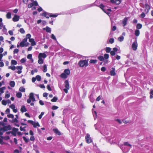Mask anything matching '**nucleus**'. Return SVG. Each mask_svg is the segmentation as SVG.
<instances>
[{
    "label": "nucleus",
    "mask_w": 153,
    "mask_h": 153,
    "mask_svg": "<svg viewBox=\"0 0 153 153\" xmlns=\"http://www.w3.org/2000/svg\"><path fill=\"white\" fill-rule=\"evenodd\" d=\"M79 65L80 67H87L88 65V60L85 59L84 60H81L78 62Z\"/></svg>",
    "instance_id": "obj_1"
},
{
    "label": "nucleus",
    "mask_w": 153,
    "mask_h": 153,
    "mask_svg": "<svg viewBox=\"0 0 153 153\" xmlns=\"http://www.w3.org/2000/svg\"><path fill=\"white\" fill-rule=\"evenodd\" d=\"M65 86V88H64L63 90L66 94L68 93V90L70 89V86L68 80H66L64 82Z\"/></svg>",
    "instance_id": "obj_2"
},
{
    "label": "nucleus",
    "mask_w": 153,
    "mask_h": 153,
    "mask_svg": "<svg viewBox=\"0 0 153 153\" xmlns=\"http://www.w3.org/2000/svg\"><path fill=\"white\" fill-rule=\"evenodd\" d=\"M85 139L86 143L88 144L91 143L92 141L91 138L90 137V135L89 134H87L85 137Z\"/></svg>",
    "instance_id": "obj_3"
},
{
    "label": "nucleus",
    "mask_w": 153,
    "mask_h": 153,
    "mask_svg": "<svg viewBox=\"0 0 153 153\" xmlns=\"http://www.w3.org/2000/svg\"><path fill=\"white\" fill-rule=\"evenodd\" d=\"M15 116L16 117L14 119H13L11 120V122L13 123H15V125L17 127H19V124L18 123V120H17L18 118V116L17 115H16Z\"/></svg>",
    "instance_id": "obj_4"
},
{
    "label": "nucleus",
    "mask_w": 153,
    "mask_h": 153,
    "mask_svg": "<svg viewBox=\"0 0 153 153\" xmlns=\"http://www.w3.org/2000/svg\"><path fill=\"white\" fill-rule=\"evenodd\" d=\"M27 39H24L23 40L20 42V46L21 47H23L24 46H27V45H25V43L27 42Z\"/></svg>",
    "instance_id": "obj_5"
},
{
    "label": "nucleus",
    "mask_w": 153,
    "mask_h": 153,
    "mask_svg": "<svg viewBox=\"0 0 153 153\" xmlns=\"http://www.w3.org/2000/svg\"><path fill=\"white\" fill-rule=\"evenodd\" d=\"M18 130V128H13L12 129V131H10V133H11L14 136H16V133H17Z\"/></svg>",
    "instance_id": "obj_6"
},
{
    "label": "nucleus",
    "mask_w": 153,
    "mask_h": 153,
    "mask_svg": "<svg viewBox=\"0 0 153 153\" xmlns=\"http://www.w3.org/2000/svg\"><path fill=\"white\" fill-rule=\"evenodd\" d=\"M138 44L136 40L135 42H134L132 45V47L133 50L136 51L137 49Z\"/></svg>",
    "instance_id": "obj_7"
},
{
    "label": "nucleus",
    "mask_w": 153,
    "mask_h": 153,
    "mask_svg": "<svg viewBox=\"0 0 153 153\" xmlns=\"http://www.w3.org/2000/svg\"><path fill=\"white\" fill-rule=\"evenodd\" d=\"M16 68L18 70L17 73L18 74H20L22 73V70L23 68V67L22 66H17L16 67Z\"/></svg>",
    "instance_id": "obj_8"
},
{
    "label": "nucleus",
    "mask_w": 153,
    "mask_h": 153,
    "mask_svg": "<svg viewBox=\"0 0 153 153\" xmlns=\"http://www.w3.org/2000/svg\"><path fill=\"white\" fill-rule=\"evenodd\" d=\"M47 57V55L44 53H40L39 54L38 58H45Z\"/></svg>",
    "instance_id": "obj_9"
},
{
    "label": "nucleus",
    "mask_w": 153,
    "mask_h": 153,
    "mask_svg": "<svg viewBox=\"0 0 153 153\" xmlns=\"http://www.w3.org/2000/svg\"><path fill=\"white\" fill-rule=\"evenodd\" d=\"M53 131L54 133L60 136L61 135V132L59 131L57 128H54L53 129Z\"/></svg>",
    "instance_id": "obj_10"
},
{
    "label": "nucleus",
    "mask_w": 153,
    "mask_h": 153,
    "mask_svg": "<svg viewBox=\"0 0 153 153\" xmlns=\"http://www.w3.org/2000/svg\"><path fill=\"white\" fill-rule=\"evenodd\" d=\"M29 42L31 43V45L32 46H34L36 45V43L33 39H29Z\"/></svg>",
    "instance_id": "obj_11"
},
{
    "label": "nucleus",
    "mask_w": 153,
    "mask_h": 153,
    "mask_svg": "<svg viewBox=\"0 0 153 153\" xmlns=\"http://www.w3.org/2000/svg\"><path fill=\"white\" fill-rule=\"evenodd\" d=\"M19 16L16 15H15L14 17L12 19L13 22H16L19 21Z\"/></svg>",
    "instance_id": "obj_12"
},
{
    "label": "nucleus",
    "mask_w": 153,
    "mask_h": 153,
    "mask_svg": "<svg viewBox=\"0 0 153 153\" xmlns=\"http://www.w3.org/2000/svg\"><path fill=\"white\" fill-rule=\"evenodd\" d=\"M10 108H11L13 111L14 113H16L17 111V110L16 108H15V105L12 104L10 105Z\"/></svg>",
    "instance_id": "obj_13"
},
{
    "label": "nucleus",
    "mask_w": 153,
    "mask_h": 153,
    "mask_svg": "<svg viewBox=\"0 0 153 153\" xmlns=\"http://www.w3.org/2000/svg\"><path fill=\"white\" fill-rule=\"evenodd\" d=\"M1 129L3 130L4 131H6L7 130H10V125H8L7 126H4L3 128H1Z\"/></svg>",
    "instance_id": "obj_14"
},
{
    "label": "nucleus",
    "mask_w": 153,
    "mask_h": 153,
    "mask_svg": "<svg viewBox=\"0 0 153 153\" xmlns=\"http://www.w3.org/2000/svg\"><path fill=\"white\" fill-rule=\"evenodd\" d=\"M29 98L32 100V101L33 102L35 101V99L34 97V94L33 93H30Z\"/></svg>",
    "instance_id": "obj_15"
},
{
    "label": "nucleus",
    "mask_w": 153,
    "mask_h": 153,
    "mask_svg": "<svg viewBox=\"0 0 153 153\" xmlns=\"http://www.w3.org/2000/svg\"><path fill=\"white\" fill-rule=\"evenodd\" d=\"M128 19V18L125 17L123 22H122V24L123 25V26H125L127 25V22Z\"/></svg>",
    "instance_id": "obj_16"
},
{
    "label": "nucleus",
    "mask_w": 153,
    "mask_h": 153,
    "mask_svg": "<svg viewBox=\"0 0 153 153\" xmlns=\"http://www.w3.org/2000/svg\"><path fill=\"white\" fill-rule=\"evenodd\" d=\"M112 70L110 71V74L111 76H115L116 75L115 72V69L114 68H112Z\"/></svg>",
    "instance_id": "obj_17"
},
{
    "label": "nucleus",
    "mask_w": 153,
    "mask_h": 153,
    "mask_svg": "<svg viewBox=\"0 0 153 153\" xmlns=\"http://www.w3.org/2000/svg\"><path fill=\"white\" fill-rule=\"evenodd\" d=\"M20 111L21 112L23 113L26 112L27 110L25 107L24 105H23L22 106Z\"/></svg>",
    "instance_id": "obj_18"
},
{
    "label": "nucleus",
    "mask_w": 153,
    "mask_h": 153,
    "mask_svg": "<svg viewBox=\"0 0 153 153\" xmlns=\"http://www.w3.org/2000/svg\"><path fill=\"white\" fill-rule=\"evenodd\" d=\"M65 74H66L67 75H70V71L69 69H65L64 72Z\"/></svg>",
    "instance_id": "obj_19"
},
{
    "label": "nucleus",
    "mask_w": 153,
    "mask_h": 153,
    "mask_svg": "<svg viewBox=\"0 0 153 153\" xmlns=\"http://www.w3.org/2000/svg\"><path fill=\"white\" fill-rule=\"evenodd\" d=\"M67 76L66 74H65L64 73H63L61 74L60 76L62 78L66 79L67 78Z\"/></svg>",
    "instance_id": "obj_20"
},
{
    "label": "nucleus",
    "mask_w": 153,
    "mask_h": 153,
    "mask_svg": "<svg viewBox=\"0 0 153 153\" xmlns=\"http://www.w3.org/2000/svg\"><path fill=\"white\" fill-rule=\"evenodd\" d=\"M33 125V126L34 128H36L37 126H40V125L38 122L36 123L34 122Z\"/></svg>",
    "instance_id": "obj_21"
},
{
    "label": "nucleus",
    "mask_w": 153,
    "mask_h": 153,
    "mask_svg": "<svg viewBox=\"0 0 153 153\" xmlns=\"http://www.w3.org/2000/svg\"><path fill=\"white\" fill-rule=\"evenodd\" d=\"M99 7L104 12H105V10L104 9V8L105 7V6L102 4H101Z\"/></svg>",
    "instance_id": "obj_22"
},
{
    "label": "nucleus",
    "mask_w": 153,
    "mask_h": 153,
    "mask_svg": "<svg viewBox=\"0 0 153 153\" xmlns=\"http://www.w3.org/2000/svg\"><path fill=\"white\" fill-rule=\"evenodd\" d=\"M39 59L38 60V62L40 64H42L43 63V60L42 58H38Z\"/></svg>",
    "instance_id": "obj_23"
},
{
    "label": "nucleus",
    "mask_w": 153,
    "mask_h": 153,
    "mask_svg": "<svg viewBox=\"0 0 153 153\" xmlns=\"http://www.w3.org/2000/svg\"><path fill=\"white\" fill-rule=\"evenodd\" d=\"M145 8L146 9V10H147V11L149 12L150 9V6L148 4H145Z\"/></svg>",
    "instance_id": "obj_24"
},
{
    "label": "nucleus",
    "mask_w": 153,
    "mask_h": 153,
    "mask_svg": "<svg viewBox=\"0 0 153 153\" xmlns=\"http://www.w3.org/2000/svg\"><path fill=\"white\" fill-rule=\"evenodd\" d=\"M5 87H3L0 88V94L4 92V90L5 89Z\"/></svg>",
    "instance_id": "obj_25"
},
{
    "label": "nucleus",
    "mask_w": 153,
    "mask_h": 153,
    "mask_svg": "<svg viewBox=\"0 0 153 153\" xmlns=\"http://www.w3.org/2000/svg\"><path fill=\"white\" fill-rule=\"evenodd\" d=\"M140 34V31L138 30H136L135 31V34L137 36H138Z\"/></svg>",
    "instance_id": "obj_26"
},
{
    "label": "nucleus",
    "mask_w": 153,
    "mask_h": 153,
    "mask_svg": "<svg viewBox=\"0 0 153 153\" xmlns=\"http://www.w3.org/2000/svg\"><path fill=\"white\" fill-rule=\"evenodd\" d=\"M22 94L21 92H19L16 93V96L18 98H20L22 96Z\"/></svg>",
    "instance_id": "obj_27"
},
{
    "label": "nucleus",
    "mask_w": 153,
    "mask_h": 153,
    "mask_svg": "<svg viewBox=\"0 0 153 153\" xmlns=\"http://www.w3.org/2000/svg\"><path fill=\"white\" fill-rule=\"evenodd\" d=\"M97 62V60L91 59L90 60L89 62L91 64H95Z\"/></svg>",
    "instance_id": "obj_28"
},
{
    "label": "nucleus",
    "mask_w": 153,
    "mask_h": 153,
    "mask_svg": "<svg viewBox=\"0 0 153 153\" xmlns=\"http://www.w3.org/2000/svg\"><path fill=\"white\" fill-rule=\"evenodd\" d=\"M19 91L21 92H25V90L24 87H21L19 88Z\"/></svg>",
    "instance_id": "obj_29"
},
{
    "label": "nucleus",
    "mask_w": 153,
    "mask_h": 153,
    "mask_svg": "<svg viewBox=\"0 0 153 153\" xmlns=\"http://www.w3.org/2000/svg\"><path fill=\"white\" fill-rule=\"evenodd\" d=\"M9 101V100L7 101L5 100H3L1 102V103L2 105H6L7 103V102L8 104H9V102L8 101Z\"/></svg>",
    "instance_id": "obj_30"
},
{
    "label": "nucleus",
    "mask_w": 153,
    "mask_h": 153,
    "mask_svg": "<svg viewBox=\"0 0 153 153\" xmlns=\"http://www.w3.org/2000/svg\"><path fill=\"white\" fill-rule=\"evenodd\" d=\"M11 65H16L17 64V62L15 60H12L11 61Z\"/></svg>",
    "instance_id": "obj_31"
},
{
    "label": "nucleus",
    "mask_w": 153,
    "mask_h": 153,
    "mask_svg": "<svg viewBox=\"0 0 153 153\" xmlns=\"http://www.w3.org/2000/svg\"><path fill=\"white\" fill-rule=\"evenodd\" d=\"M15 85V82L14 81H10V86L12 87H13Z\"/></svg>",
    "instance_id": "obj_32"
},
{
    "label": "nucleus",
    "mask_w": 153,
    "mask_h": 153,
    "mask_svg": "<svg viewBox=\"0 0 153 153\" xmlns=\"http://www.w3.org/2000/svg\"><path fill=\"white\" fill-rule=\"evenodd\" d=\"M43 71L44 72H46L47 71V66L46 65H44L43 66Z\"/></svg>",
    "instance_id": "obj_33"
},
{
    "label": "nucleus",
    "mask_w": 153,
    "mask_h": 153,
    "mask_svg": "<svg viewBox=\"0 0 153 153\" xmlns=\"http://www.w3.org/2000/svg\"><path fill=\"white\" fill-rule=\"evenodd\" d=\"M58 100V98L55 97H54L51 100V101L53 102H56Z\"/></svg>",
    "instance_id": "obj_34"
},
{
    "label": "nucleus",
    "mask_w": 153,
    "mask_h": 153,
    "mask_svg": "<svg viewBox=\"0 0 153 153\" xmlns=\"http://www.w3.org/2000/svg\"><path fill=\"white\" fill-rule=\"evenodd\" d=\"M36 80H37L38 81H39L41 80V77L40 75H37L36 76Z\"/></svg>",
    "instance_id": "obj_35"
},
{
    "label": "nucleus",
    "mask_w": 153,
    "mask_h": 153,
    "mask_svg": "<svg viewBox=\"0 0 153 153\" xmlns=\"http://www.w3.org/2000/svg\"><path fill=\"white\" fill-rule=\"evenodd\" d=\"M111 50V49L110 47H106L105 49V51L107 53H110Z\"/></svg>",
    "instance_id": "obj_36"
},
{
    "label": "nucleus",
    "mask_w": 153,
    "mask_h": 153,
    "mask_svg": "<svg viewBox=\"0 0 153 153\" xmlns=\"http://www.w3.org/2000/svg\"><path fill=\"white\" fill-rule=\"evenodd\" d=\"M142 25L140 23L137 24V28L138 29H140L142 27Z\"/></svg>",
    "instance_id": "obj_37"
},
{
    "label": "nucleus",
    "mask_w": 153,
    "mask_h": 153,
    "mask_svg": "<svg viewBox=\"0 0 153 153\" xmlns=\"http://www.w3.org/2000/svg\"><path fill=\"white\" fill-rule=\"evenodd\" d=\"M45 30H46V31L47 32H50L51 31V28L48 27H46V28H45Z\"/></svg>",
    "instance_id": "obj_38"
},
{
    "label": "nucleus",
    "mask_w": 153,
    "mask_h": 153,
    "mask_svg": "<svg viewBox=\"0 0 153 153\" xmlns=\"http://www.w3.org/2000/svg\"><path fill=\"white\" fill-rule=\"evenodd\" d=\"M104 58L105 59H108V58L109 57V55L108 54L105 53L104 55Z\"/></svg>",
    "instance_id": "obj_39"
},
{
    "label": "nucleus",
    "mask_w": 153,
    "mask_h": 153,
    "mask_svg": "<svg viewBox=\"0 0 153 153\" xmlns=\"http://www.w3.org/2000/svg\"><path fill=\"white\" fill-rule=\"evenodd\" d=\"M98 59L100 61H103L104 60V57L102 56H100L98 57Z\"/></svg>",
    "instance_id": "obj_40"
},
{
    "label": "nucleus",
    "mask_w": 153,
    "mask_h": 153,
    "mask_svg": "<svg viewBox=\"0 0 153 153\" xmlns=\"http://www.w3.org/2000/svg\"><path fill=\"white\" fill-rule=\"evenodd\" d=\"M124 39V37L123 36H120L118 38V40L120 42H122Z\"/></svg>",
    "instance_id": "obj_41"
},
{
    "label": "nucleus",
    "mask_w": 153,
    "mask_h": 153,
    "mask_svg": "<svg viewBox=\"0 0 153 153\" xmlns=\"http://www.w3.org/2000/svg\"><path fill=\"white\" fill-rule=\"evenodd\" d=\"M57 15H56V14H50L49 15V16L50 17H56L57 16Z\"/></svg>",
    "instance_id": "obj_42"
},
{
    "label": "nucleus",
    "mask_w": 153,
    "mask_h": 153,
    "mask_svg": "<svg viewBox=\"0 0 153 153\" xmlns=\"http://www.w3.org/2000/svg\"><path fill=\"white\" fill-rule=\"evenodd\" d=\"M150 98L152 99L153 98V90H152L150 91Z\"/></svg>",
    "instance_id": "obj_43"
},
{
    "label": "nucleus",
    "mask_w": 153,
    "mask_h": 153,
    "mask_svg": "<svg viewBox=\"0 0 153 153\" xmlns=\"http://www.w3.org/2000/svg\"><path fill=\"white\" fill-rule=\"evenodd\" d=\"M20 32L22 34H24L25 33V32L23 28H21L19 29Z\"/></svg>",
    "instance_id": "obj_44"
},
{
    "label": "nucleus",
    "mask_w": 153,
    "mask_h": 153,
    "mask_svg": "<svg viewBox=\"0 0 153 153\" xmlns=\"http://www.w3.org/2000/svg\"><path fill=\"white\" fill-rule=\"evenodd\" d=\"M121 0H115V3L117 4H119L121 2Z\"/></svg>",
    "instance_id": "obj_45"
},
{
    "label": "nucleus",
    "mask_w": 153,
    "mask_h": 153,
    "mask_svg": "<svg viewBox=\"0 0 153 153\" xmlns=\"http://www.w3.org/2000/svg\"><path fill=\"white\" fill-rule=\"evenodd\" d=\"M47 15H49V13H47V12H45L43 13L41 15L42 16H44L45 17Z\"/></svg>",
    "instance_id": "obj_46"
},
{
    "label": "nucleus",
    "mask_w": 153,
    "mask_h": 153,
    "mask_svg": "<svg viewBox=\"0 0 153 153\" xmlns=\"http://www.w3.org/2000/svg\"><path fill=\"white\" fill-rule=\"evenodd\" d=\"M23 138L24 140L25 141L26 143H27L28 142L29 139L26 138L25 137V136L23 137Z\"/></svg>",
    "instance_id": "obj_47"
},
{
    "label": "nucleus",
    "mask_w": 153,
    "mask_h": 153,
    "mask_svg": "<svg viewBox=\"0 0 153 153\" xmlns=\"http://www.w3.org/2000/svg\"><path fill=\"white\" fill-rule=\"evenodd\" d=\"M44 114V112H42L41 113V114L39 116V119H41L42 118V116Z\"/></svg>",
    "instance_id": "obj_48"
},
{
    "label": "nucleus",
    "mask_w": 153,
    "mask_h": 153,
    "mask_svg": "<svg viewBox=\"0 0 153 153\" xmlns=\"http://www.w3.org/2000/svg\"><path fill=\"white\" fill-rule=\"evenodd\" d=\"M124 145L125 146H130L131 147V145L129 144L128 142H125L124 143Z\"/></svg>",
    "instance_id": "obj_49"
},
{
    "label": "nucleus",
    "mask_w": 153,
    "mask_h": 153,
    "mask_svg": "<svg viewBox=\"0 0 153 153\" xmlns=\"http://www.w3.org/2000/svg\"><path fill=\"white\" fill-rule=\"evenodd\" d=\"M114 39L113 38H111L109 40V42L111 44H112L114 42Z\"/></svg>",
    "instance_id": "obj_50"
},
{
    "label": "nucleus",
    "mask_w": 153,
    "mask_h": 153,
    "mask_svg": "<svg viewBox=\"0 0 153 153\" xmlns=\"http://www.w3.org/2000/svg\"><path fill=\"white\" fill-rule=\"evenodd\" d=\"M32 3L33 4V6H37L38 5V3L36 1H33Z\"/></svg>",
    "instance_id": "obj_51"
},
{
    "label": "nucleus",
    "mask_w": 153,
    "mask_h": 153,
    "mask_svg": "<svg viewBox=\"0 0 153 153\" xmlns=\"http://www.w3.org/2000/svg\"><path fill=\"white\" fill-rule=\"evenodd\" d=\"M31 36L30 34H28L26 35V38L25 39H30V38Z\"/></svg>",
    "instance_id": "obj_52"
},
{
    "label": "nucleus",
    "mask_w": 153,
    "mask_h": 153,
    "mask_svg": "<svg viewBox=\"0 0 153 153\" xmlns=\"http://www.w3.org/2000/svg\"><path fill=\"white\" fill-rule=\"evenodd\" d=\"M10 69L13 71H14L16 69V67L15 66H10Z\"/></svg>",
    "instance_id": "obj_53"
},
{
    "label": "nucleus",
    "mask_w": 153,
    "mask_h": 153,
    "mask_svg": "<svg viewBox=\"0 0 153 153\" xmlns=\"http://www.w3.org/2000/svg\"><path fill=\"white\" fill-rule=\"evenodd\" d=\"M58 107L55 105H53L52 107V110H56L58 108Z\"/></svg>",
    "instance_id": "obj_54"
},
{
    "label": "nucleus",
    "mask_w": 153,
    "mask_h": 153,
    "mask_svg": "<svg viewBox=\"0 0 153 153\" xmlns=\"http://www.w3.org/2000/svg\"><path fill=\"white\" fill-rule=\"evenodd\" d=\"M30 140L33 141H34L35 140V138L33 136H32L30 138Z\"/></svg>",
    "instance_id": "obj_55"
},
{
    "label": "nucleus",
    "mask_w": 153,
    "mask_h": 153,
    "mask_svg": "<svg viewBox=\"0 0 153 153\" xmlns=\"http://www.w3.org/2000/svg\"><path fill=\"white\" fill-rule=\"evenodd\" d=\"M26 127H24V128H22V126H21L20 128V129L21 131H26L25 129L24 128H26Z\"/></svg>",
    "instance_id": "obj_56"
},
{
    "label": "nucleus",
    "mask_w": 153,
    "mask_h": 153,
    "mask_svg": "<svg viewBox=\"0 0 153 153\" xmlns=\"http://www.w3.org/2000/svg\"><path fill=\"white\" fill-rule=\"evenodd\" d=\"M32 58V55L31 54H29L27 56V58L29 59H31Z\"/></svg>",
    "instance_id": "obj_57"
},
{
    "label": "nucleus",
    "mask_w": 153,
    "mask_h": 153,
    "mask_svg": "<svg viewBox=\"0 0 153 153\" xmlns=\"http://www.w3.org/2000/svg\"><path fill=\"white\" fill-rule=\"evenodd\" d=\"M110 54L111 56H114L115 55L116 53L113 51H111Z\"/></svg>",
    "instance_id": "obj_58"
},
{
    "label": "nucleus",
    "mask_w": 153,
    "mask_h": 153,
    "mask_svg": "<svg viewBox=\"0 0 153 153\" xmlns=\"http://www.w3.org/2000/svg\"><path fill=\"white\" fill-rule=\"evenodd\" d=\"M26 61V59L24 58H23L21 59L20 60V62L22 63H24Z\"/></svg>",
    "instance_id": "obj_59"
},
{
    "label": "nucleus",
    "mask_w": 153,
    "mask_h": 153,
    "mask_svg": "<svg viewBox=\"0 0 153 153\" xmlns=\"http://www.w3.org/2000/svg\"><path fill=\"white\" fill-rule=\"evenodd\" d=\"M33 4L32 3L29 4L27 6H28V8H31V7H33Z\"/></svg>",
    "instance_id": "obj_60"
},
{
    "label": "nucleus",
    "mask_w": 153,
    "mask_h": 153,
    "mask_svg": "<svg viewBox=\"0 0 153 153\" xmlns=\"http://www.w3.org/2000/svg\"><path fill=\"white\" fill-rule=\"evenodd\" d=\"M47 88L48 89V91H51L52 90V89L51 88V87H50V85H48L47 86Z\"/></svg>",
    "instance_id": "obj_61"
},
{
    "label": "nucleus",
    "mask_w": 153,
    "mask_h": 153,
    "mask_svg": "<svg viewBox=\"0 0 153 153\" xmlns=\"http://www.w3.org/2000/svg\"><path fill=\"white\" fill-rule=\"evenodd\" d=\"M19 51V50L18 49H15L14 50L13 52L14 53H17Z\"/></svg>",
    "instance_id": "obj_62"
},
{
    "label": "nucleus",
    "mask_w": 153,
    "mask_h": 153,
    "mask_svg": "<svg viewBox=\"0 0 153 153\" xmlns=\"http://www.w3.org/2000/svg\"><path fill=\"white\" fill-rule=\"evenodd\" d=\"M101 70L102 71L104 72L106 71V68L105 67H103L101 68Z\"/></svg>",
    "instance_id": "obj_63"
},
{
    "label": "nucleus",
    "mask_w": 153,
    "mask_h": 153,
    "mask_svg": "<svg viewBox=\"0 0 153 153\" xmlns=\"http://www.w3.org/2000/svg\"><path fill=\"white\" fill-rule=\"evenodd\" d=\"M27 122H28V123L31 124L32 125H33L34 122L33 121L31 120H28Z\"/></svg>",
    "instance_id": "obj_64"
}]
</instances>
